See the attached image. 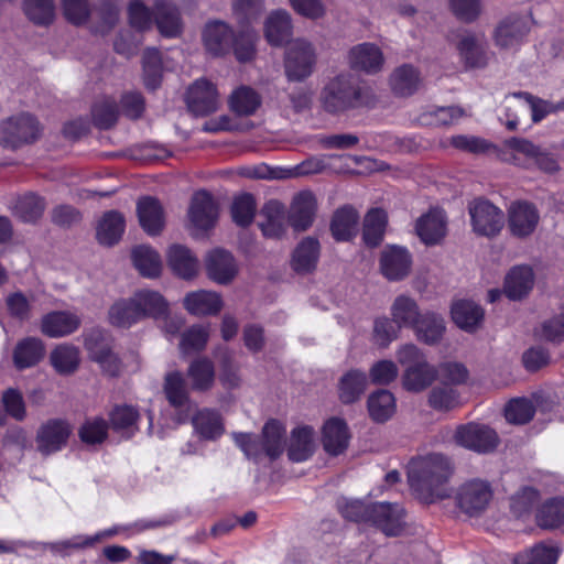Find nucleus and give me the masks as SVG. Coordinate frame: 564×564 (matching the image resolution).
<instances>
[{"label":"nucleus","mask_w":564,"mask_h":564,"mask_svg":"<svg viewBox=\"0 0 564 564\" xmlns=\"http://www.w3.org/2000/svg\"><path fill=\"white\" fill-rule=\"evenodd\" d=\"M454 473L452 460L441 453L412 458L408 465V481L417 498L432 503L449 496L447 484Z\"/></svg>","instance_id":"f257e3e1"},{"label":"nucleus","mask_w":564,"mask_h":564,"mask_svg":"<svg viewBox=\"0 0 564 564\" xmlns=\"http://www.w3.org/2000/svg\"><path fill=\"white\" fill-rule=\"evenodd\" d=\"M398 361L404 367L401 382L404 390L420 393L430 388L438 377L436 367L414 344L403 345L397 352Z\"/></svg>","instance_id":"f03ea898"},{"label":"nucleus","mask_w":564,"mask_h":564,"mask_svg":"<svg viewBox=\"0 0 564 564\" xmlns=\"http://www.w3.org/2000/svg\"><path fill=\"white\" fill-rule=\"evenodd\" d=\"M367 90L351 74L332 78L321 93V102L329 113H339L365 104Z\"/></svg>","instance_id":"7ed1b4c3"},{"label":"nucleus","mask_w":564,"mask_h":564,"mask_svg":"<svg viewBox=\"0 0 564 564\" xmlns=\"http://www.w3.org/2000/svg\"><path fill=\"white\" fill-rule=\"evenodd\" d=\"M234 440L248 458L257 460L264 453L271 460L279 458L285 446V427L278 420H269L262 429V441L252 434L234 433Z\"/></svg>","instance_id":"20e7f679"},{"label":"nucleus","mask_w":564,"mask_h":564,"mask_svg":"<svg viewBox=\"0 0 564 564\" xmlns=\"http://www.w3.org/2000/svg\"><path fill=\"white\" fill-rule=\"evenodd\" d=\"M505 148L502 160L513 165L527 170L538 169L549 174L560 169L556 159L550 152L528 139L510 138L505 141Z\"/></svg>","instance_id":"39448f33"},{"label":"nucleus","mask_w":564,"mask_h":564,"mask_svg":"<svg viewBox=\"0 0 564 564\" xmlns=\"http://www.w3.org/2000/svg\"><path fill=\"white\" fill-rule=\"evenodd\" d=\"M492 498L491 484L479 478L463 482L455 492L456 507L470 518L482 516Z\"/></svg>","instance_id":"423d86ee"},{"label":"nucleus","mask_w":564,"mask_h":564,"mask_svg":"<svg viewBox=\"0 0 564 564\" xmlns=\"http://www.w3.org/2000/svg\"><path fill=\"white\" fill-rule=\"evenodd\" d=\"M40 133L37 120L29 113H21L0 123V144L8 149H18L34 142Z\"/></svg>","instance_id":"0eeeda50"},{"label":"nucleus","mask_w":564,"mask_h":564,"mask_svg":"<svg viewBox=\"0 0 564 564\" xmlns=\"http://www.w3.org/2000/svg\"><path fill=\"white\" fill-rule=\"evenodd\" d=\"M187 216L192 235L202 236L215 227L219 206L207 191H198L192 196Z\"/></svg>","instance_id":"6e6552de"},{"label":"nucleus","mask_w":564,"mask_h":564,"mask_svg":"<svg viewBox=\"0 0 564 564\" xmlns=\"http://www.w3.org/2000/svg\"><path fill=\"white\" fill-rule=\"evenodd\" d=\"M316 64L314 46L304 39L291 42L284 59L285 75L291 82H302L310 77Z\"/></svg>","instance_id":"1a4fd4ad"},{"label":"nucleus","mask_w":564,"mask_h":564,"mask_svg":"<svg viewBox=\"0 0 564 564\" xmlns=\"http://www.w3.org/2000/svg\"><path fill=\"white\" fill-rule=\"evenodd\" d=\"M454 440L459 446L479 454L494 452L499 444V436L494 429L476 422L457 426Z\"/></svg>","instance_id":"9d476101"},{"label":"nucleus","mask_w":564,"mask_h":564,"mask_svg":"<svg viewBox=\"0 0 564 564\" xmlns=\"http://www.w3.org/2000/svg\"><path fill=\"white\" fill-rule=\"evenodd\" d=\"M72 433L73 426L67 420L50 419L36 432V448L43 456H50L67 445Z\"/></svg>","instance_id":"9b49d317"},{"label":"nucleus","mask_w":564,"mask_h":564,"mask_svg":"<svg viewBox=\"0 0 564 564\" xmlns=\"http://www.w3.org/2000/svg\"><path fill=\"white\" fill-rule=\"evenodd\" d=\"M473 229L485 237L497 236L505 225L503 213L485 199H477L469 205Z\"/></svg>","instance_id":"f8f14e48"},{"label":"nucleus","mask_w":564,"mask_h":564,"mask_svg":"<svg viewBox=\"0 0 564 564\" xmlns=\"http://www.w3.org/2000/svg\"><path fill=\"white\" fill-rule=\"evenodd\" d=\"M405 511L399 503L373 502L370 508L369 524L387 536H398L404 531Z\"/></svg>","instance_id":"ddd939ff"},{"label":"nucleus","mask_w":564,"mask_h":564,"mask_svg":"<svg viewBox=\"0 0 564 564\" xmlns=\"http://www.w3.org/2000/svg\"><path fill=\"white\" fill-rule=\"evenodd\" d=\"M540 221L536 206L527 200L513 202L508 208V230L516 238L530 237Z\"/></svg>","instance_id":"4468645a"},{"label":"nucleus","mask_w":564,"mask_h":564,"mask_svg":"<svg viewBox=\"0 0 564 564\" xmlns=\"http://www.w3.org/2000/svg\"><path fill=\"white\" fill-rule=\"evenodd\" d=\"M317 200L310 191L295 194L288 210V224L294 232L310 229L316 218Z\"/></svg>","instance_id":"2eb2a0df"},{"label":"nucleus","mask_w":564,"mask_h":564,"mask_svg":"<svg viewBox=\"0 0 564 564\" xmlns=\"http://www.w3.org/2000/svg\"><path fill=\"white\" fill-rule=\"evenodd\" d=\"M207 276L221 285L234 281L239 272L238 262L227 249H210L205 258Z\"/></svg>","instance_id":"dca6fc26"},{"label":"nucleus","mask_w":564,"mask_h":564,"mask_svg":"<svg viewBox=\"0 0 564 564\" xmlns=\"http://www.w3.org/2000/svg\"><path fill=\"white\" fill-rule=\"evenodd\" d=\"M414 228L423 243H441L447 234V215L442 208H430L416 219Z\"/></svg>","instance_id":"f3484780"},{"label":"nucleus","mask_w":564,"mask_h":564,"mask_svg":"<svg viewBox=\"0 0 564 564\" xmlns=\"http://www.w3.org/2000/svg\"><path fill=\"white\" fill-rule=\"evenodd\" d=\"M188 109L196 116H206L218 109L219 98L215 85L207 79H197L187 93Z\"/></svg>","instance_id":"a211bd4d"},{"label":"nucleus","mask_w":564,"mask_h":564,"mask_svg":"<svg viewBox=\"0 0 564 564\" xmlns=\"http://www.w3.org/2000/svg\"><path fill=\"white\" fill-rule=\"evenodd\" d=\"M412 256L406 249H383L379 258L380 273L390 282L402 281L412 271Z\"/></svg>","instance_id":"6ab92c4d"},{"label":"nucleus","mask_w":564,"mask_h":564,"mask_svg":"<svg viewBox=\"0 0 564 564\" xmlns=\"http://www.w3.org/2000/svg\"><path fill=\"white\" fill-rule=\"evenodd\" d=\"M348 64L355 70L373 75L382 70L384 56L376 44L361 43L349 50Z\"/></svg>","instance_id":"aec40b11"},{"label":"nucleus","mask_w":564,"mask_h":564,"mask_svg":"<svg viewBox=\"0 0 564 564\" xmlns=\"http://www.w3.org/2000/svg\"><path fill=\"white\" fill-rule=\"evenodd\" d=\"M456 48L460 61L467 68H482L488 64L486 39L482 34L464 33Z\"/></svg>","instance_id":"412c9836"},{"label":"nucleus","mask_w":564,"mask_h":564,"mask_svg":"<svg viewBox=\"0 0 564 564\" xmlns=\"http://www.w3.org/2000/svg\"><path fill=\"white\" fill-rule=\"evenodd\" d=\"M288 215L284 205L271 199L260 210L259 227L263 236L278 239L284 236L288 229Z\"/></svg>","instance_id":"4be33fe9"},{"label":"nucleus","mask_w":564,"mask_h":564,"mask_svg":"<svg viewBox=\"0 0 564 564\" xmlns=\"http://www.w3.org/2000/svg\"><path fill=\"white\" fill-rule=\"evenodd\" d=\"M234 34L226 22H208L203 31L204 46L213 56H224L231 51Z\"/></svg>","instance_id":"5701e85b"},{"label":"nucleus","mask_w":564,"mask_h":564,"mask_svg":"<svg viewBox=\"0 0 564 564\" xmlns=\"http://www.w3.org/2000/svg\"><path fill=\"white\" fill-rule=\"evenodd\" d=\"M80 318L69 311H53L41 319V332L50 338L65 337L76 332L80 326Z\"/></svg>","instance_id":"b1692460"},{"label":"nucleus","mask_w":564,"mask_h":564,"mask_svg":"<svg viewBox=\"0 0 564 564\" xmlns=\"http://www.w3.org/2000/svg\"><path fill=\"white\" fill-rule=\"evenodd\" d=\"M350 434L346 422L339 417L327 420L323 426L322 444L333 456L343 454L349 444Z\"/></svg>","instance_id":"393cba45"},{"label":"nucleus","mask_w":564,"mask_h":564,"mask_svg":"<svg viewBox=\"0 0 564 564\" xmlns=\"http://www.w3.org/2000/svg\"><path fill=\"white\" fill-rule=\"evenodd\" d=\"M140 226L150 236L159 235L164 227V212L160 202L151 196L141 197L137 203Z\"/></svg>","instance_id":"a878e982"},{"label":"nucleus","mask_w":564,"mask_h":564,"mask_svg":"<svg viewBox=\"0 0 564 564\" xmlns=\"http://www.w3.org/2000/svg\"><path fill=\"white\" fill-rule=\"evenodd\" d=\"M412 330L419 341L429 346H434L443 339L446 332V325L442 315L432 311H425L422 312Z\"/></svg>","instance_id":"bb28decb"},{"label":"nucleus","mask_w":564,"mask_h":564,"mask_svg":"<svg viewBox=\"0 0 564 564\" xmlns=\"http://www.w3.org/2000/svg\"><path fill=\"white\" fill-rule=\"evenodd\" d=\"M359 214L349 205L334 213L330 221V232L336 242H350L358 232Z\"/></svg>","instance_id":"cd10ccee"},{"label":"nucleus","mask_w":564,"mask_h":564,"mask_svg":"<svg viewBox=\"0 0 564 564\" xmlns=\"http://www.w3.org/2000/svg\"><path fill=\"white\" fill-rule=\"evenodd\" d=\"M509 110H520L522 115L531 113L533 122H540L549 113L555 112L554 105L540 99L529 93L519 91L513 94V98L508 100Z\"/></svg>","instance_id":"c85d7f7f"},{"label":"nucleus","mask_w":564,"mask_h":564,"mask_svg":"<svg viewBox=\"0 0 564 564\" xmlns=\"http://www.w3.org/2000/svg\"><path fill=\"white\" fill-rule=\"evenodd\" d=\"M183 304L188 313L206 316L218 314L223 307V300L217 292L198 290L187 293Z\"/></svg>","instance_id":"c756f323"},{"label":"nucleus","mask_w":564,"mask_h":564,"mask_svg":"<svg viewBox=\"0 0 564 564\" xmlns=\"http://www.w3.org/2000/svg\"><path fill=\"white\" fill-rule=\"evenodd\" d=\"M527 33L528 29L522 19L509 17L495 29L494 41L500 48H514L520 45Z\"/></svg>","instance_id":"7c9ffc66"},{"label":"nucleus","mask_w":564,"mask_h":564,"mask_svg":"<svg viewBox=\"0 0 564 564\" xmlns=\"http://www.w3.org/2000/svg\"><path fill=\"white\" fill-rule=\"evenodd\" d=\"M368 384L366 372L350 369L338 381V398L344 404H352L360 400Z\"/></svg>","instance_id":"2f4dec72"},{"label":"nucleus","mask_w":564,"mask_h":564,"mask_svg":"<svg viewBox=\"0 0 564 564\" xmlns=\"http://www.w3.org/2000/svg\"><path fill=\"white\" fill-rule=\"evenodd\" d=\"M388 227V214L382 208H371L364 217L362 240L367 247L382 243Z\"/></svg>","instance_id":"473e14b6"},{"label":"nucleus","mask_w":564,"mask_h":564,"mask_svg":"<svg viewBox=\"0 0 564 564\" xmlns=\"http://www.w3.org/2000/svg\"><path fill=\"white\" fill-rule=\"evenodd\" d=\"M422 312L415 299L400 294L395 296L391 306L390 315L398 328H413Z\"/></svg>","instance_id":"72a5a7b5"},{"label":"nucleus","mask_w":564,"mask_h":564,"mask_svg":"<svg viewBox=\"0 0 564 564\" xmlns=\"http://www.w3.org/2000/svg\"><path fill=\"white\" fill-rule=\"evenodd\" d=\"M154 10V21L160 33L166 37L177 36L182 30L178 9L171 1L158 0Z\"/></svg>","instance_id":"f704fd0d"},{"label":"nucleus","mask_w":564,"mask_h":564,"mask_svg":"<svg viewBox=\"0 0 564 564\" xmlns=\"http://www.w3.org/2000/svg\"><path fill=\"white\" fill-rule=\"evenodd\" d=\"M292 20L285 10H276L272 12L264 25V34L271 45L280 46L286 43L292 36Z\"/></svg>","instance_id":"c9c22d12"},{"label":"nucleus","mask_w":564,"mask_h":564,"mask_svg":"<svg viewBox=\"0 0 564 564\" xmlns=\"http://www.w3.org/2000/svg\"><path fill=\"white\" fill-rule=\"evenodd\" d=\"M45 356L42 339L26 337L20 340L13 351V362L18 369H26L37 365Z\"/></svg>","instance_id":"e433bc0d"},{"label":"nucleus","mask_w":564,"mask_h":564,"mask_svg":"<svg viewBox=\"0 0 564 564\" xmlns=\"http://www.w3.org/2000/svg\"><path fill=\"white\" fill-rule=\"evenodd\" d=\"M141 319L147 317L160 318L167 314L169 303L164 296L154 290L143 289L133 293Z\"/></svg>","instance_id":"4c0bfd02"},{"label":"nucleus","mask_w":564,"mask_h":564,"mask_svg":"<svg viewBox=\"0 0 564 564\" xmlns=\"http://www.w3.org/2000/svg\"><path fill=\"white\" fill-rule=\"evenodd\" d=\"M421 84L420 72L410 64L399 66L390 76V86L397 96H411L419 90Z\"/></svg>","instance_id":"58836bf2"},{"label":"nucleus","mask_w":564,"mask_h":564,"mask_svg":"<svg viewBox=\"0 0 564 564\" xmlns=\"http://www.w3.org/2000/svg\"><path fill=\"white\" fill-rule=\"evenodd\" d=\"M50 362L58 375H73L80 365L79 348L68 343L59 344L51 351Z\"/></svg>","instance_id":"ea45409f"},{"label":"nucleus","mask_w":564,"mask_h":564,"mask_svg":"<svg viewBox=\"0 0 564 564\" xmlns=\"http://www.w3.org/2000/svg\"><path fill=\"white\" fill-rule=\"evenodd\" d=\"M534 283L533 271L530 267L513 268L506 276L503 291L510 300H520L529 294Z\"/></svg>","instance_id":"a19ab883"},{"label":"nucleus","mask_w":564,"mask_h":564,"mask_svg":"<svg viewBox=\"0 0 564 564\" xmlns=\"http://www.w3.org/2000/svg\"><path fill=\"white\" fill-rule=\"evenodd\" d=\"M167 265L183 280H193L199 272V261L191 249H170Z\"/></svg>","instance_id":"79ce46f5"},{"label":"nucleus","mask_w":564,"mask_h":564,"mask_svg":"<svg viewBox=\"0 0 564 564\" xmlns=\"http://www.w3.org/2000/svg\"><path fill=\"white\" fill-rule=\"evenodd\" d=\"M196 434L208 441H214L224 434V423L220 414L210 409L197 411L192 417Z\"/></svg>","instance_id":"37998d69"},{"label":"nucleus","mask_w":564,"mask_h":564,"mask_svg":"<svg viewBox=\"0 0 564 564\" xmlns=\"http://www.w3.org/2000/svg\"><path fill=\"white\" fill-rule=\"evenodd\" d=\"M191 389L196 392L209 391L215 383V367L206 357L194 359L187 368Z\"/></svg>","instance_id":"c03bdc74"},{"label":"nucleus","mask_w":564,"mask_h":564,"mask_svg":"<svg viewBox=\"0 0 564 564\" xmlns=\"http://www.w3.org/2000/svg\"><path fill=\"white\" fill-rule=\"evenodd\" d=\"M86 347L90 359L99 365L106 376L118 377L120 375L122 362L108 344L87 341Z\"/></svg>","instance_id":"a18cd8bd"},{"label":"nucleus","mask_w":564,"mask_h":564,"mask_svg":"<svg viewBox=\"0 0 564 564\" xmlns=\"http://www.w3.org/2000/svg\"><path fill=\"white\" fill-rule=\"evenodd\" d=\"M126 229V219L117 210L104 214L97 226V239L101 245L112 246L120 241Z\"/></svg>","instance_id":"49530a36"},{"label":"nucleus","mask_w":564,"mask_h":564,"mask_svg":"<svg viewBox=\"0 0 564 564\" xmlns=\"http://www.w3.org/2000/svg\"><path fill=\"white\" fill-rule=\"evenodd\" d=\"M314 452V430L310 426H299L291 433L288 456L292 462H304Z\"/></svg>","instance_id":"de8ad7c7"},{"label":"nucleus","mask_w":564,"mask_h":564,"mask_svg":"<svg viewBox=\"0 0 564 564\" xmlns=\"http://www.w3.org/2000/svg\"><path fill=\"white\" fill-rule=\"evenodd\" d=\"M367 408L372 421L384 423L395 413V398L388 390H377L368 397Z\"/></svg>","instance_id":"09e8293b"},{"label":"nucleus","mask_w":564,"mask_h":564,"mask_svg":"<svg viewBox=\"0 0 564 564\" xmlns=\"http://www.w3.org/2000/svg\"><path fill=\"white\" fill-rule=\"evenodd\" d=\"M452 318L462 329L473 332L484 318L482 308L471 301H457L452 306Z\"/></svg>","instance_id":"8fccbe9b"},{"label":"nucleus","mask_w":564,"mask_h":564,"mask_svg":"<svg viewBox=\"0 0 564 564\" xmlns=\"http://www.w3.org/2000/svg\"><path fill=\"white\" fill-rule=\"evenodd\" d=\"M109 323L116 327L129 328L141 321L133 295L116 301L108 312Z\"/></svg>","instance_id":"3c124183"},{"label":"nucleus","mask_w":564,"mask_h":564,"mask_svg":"<svg viewBox=\"0 0 564 564\" xmlns=\"http://www.w3.org/2000/svg\"><path fill=\"white\" fill-rule=\"evenodd\" d=\"M163 392L173 408H182L189 403V392L181 371H170L164 377Z\"/></svg>","instance_id":"603ef678"},{"label":"nucleus","mask_w":564,"mask_h":564,"mask_svg":"<svg viewBox=\"0 0 564 564\" xmlns=\"http://www.w3.org/2000/svg\"><path fill=\"white\" fill-rule=\"evenodd\" d=\"M132 262L141 276L156 279L162 273V259L154 249H133Z\"/></svg>","instance_id":"864d4df0"},{"label":"nucleus","mask_w":564,"mask_h":564,"mask_svg":"<svg viewBox=\"0 0 564 564\" xmlns=\"http://www.w3.org/2000/svg\"><path fill=\"white\" fill-rule=\"evenodd\" d=\"M230 109L238 116H251L261 105L259 94L248 86H241L232 91L229 99Z\"/></svg>","instance_id":"5fc2aeb1"},{"label":"nucleus","mask_w":564,"mask_h":564,"mask_svg":"<svg viewBox=\"0 0 564 564\" xmlns=\"http://www.w3.org/2000/svg\"><path fill=\"white\" fill-rule=\"evenodd\" d=\"M45 209L44 199L35 194H26L17 199L13 214L24 223H34L40 219Z\"/></svg>","instance_id":"6e6d98bb"},{"label":"nucleus","mask_w":564,"mask_h":564,"mask_svg":"<svg viewBox=\"0 0 564 564\" xmlns=\"http://www.w3.org/2000/svg\"><path fill=\"white\" fill-rule=\"evenodd\" d=\"M536 522L544 529H554L564 523V498H553L538 510Z\"/></svg>","instance_id":"4d7b16f0"},{"label":"nucleus","mask_w":564,"mask_h":564,"mask_svg":"<svg viewBox=\"0 0 564 564\" xmlns=\"http://www.w3.org/2000/svg\"><path fill=\"white\" fill-rule=\"evenodd\" d=\"M23 11L36 25H48L55 17L53 0H23Z\"/></svg>","instance_id":"13d9d810"},{"label":"nucleus","mask_w":564,"mask_h":564,"mask_svg":"<svg viewBox=\"0 0 564 564\" xmlns=\"http://www.w3.org/2000/svg\"><path fill=\"white\" fill-rule=\"evenodd\" d=\"M561 549L556 545L540 543L528 553L516 558L514 564H556Z\"/></svg>","instance_id":"bf43d9fd"},{"label":"nucleus","mask_w":564,"mask_h":564,"mask_svg":"<svg viewBox=\"0 0 564 564\" xmlns=\"http://www.w3.org/2000/svg\"><path fill=\"white\" fill-rule=\"evenodd\" d=\"M427 403L436 411H451L459 406V393L446 384L434 387L427 395Z\"/></svg>","instance_id":"052dcab7"},{"label":"nucleus","mask_w":564,"mask_h":564,"mask_svg":"<svg viewBox=\"0 0 564 564\" xmlns=\"http://www.w3.org/2000/svg\"><path fill=\"white\" fill-rule=\"evenodd\" d=\"M108 422L96 416L87 419L78 430L80 441L87 445L101 444L108 436Z\"/></svg>","instance_id":"680f3d73"},{"label":"nucleus","mask_w":564,"mask_h":564,"mask_svg":"<svg viewBox=\"0 0 564 564\" xmlns=\"http://www.w3.org/2000/svg\"><path fill=\"white\" fill-rule=\"evenodd\" d=\"M219 380L226 389H235L240 386L239 365L235 360L234 352L225 349L219 355Z\"/></svg>","instance_id":"e2e57ef3"},{"label":"nucleus","mask_w":564,"mask_h":564,"mask_svg":"<svg viewBox=\"0 0 564 564\" xmlns=\"http://www.w3.org/2000/svg\"><path fill=\"white\" fill-rule=\"evenodd\" d=\"M312 106V93L299 87L288 93L281 101L282 111L286 115H297L308 111Z\"/></svg>","instance_id":"0e129e2a"},{"label":"nucleus","mask_w":564,"mask_h":564,"mask_svg":"<svg viewBox=\"0 0 564 564\" xmlns=\"http://www.w3.org/2000/svg\"><path fill=\"white\" fill-rule=\"evenodd\" d=\"M539 499L540 494L535 488L522 487L510 497V510L514 517H523L531 512Z\"/></svg>","instance_id":"69168bd1"},{"label":"nucleus","mask_w":564,"mask_h":564,"mask_svg":"<svg viewBox=\"0 0 564 564\" xmlns=\"http://www.w3.org/2000/svg\"><path fill=\"white\" fill-rule=\"evenodd\" d=\"M94 123L100 129H109L118 119L119 110L117 104L111 98L98 100L91 109Z\"/></svg>","instance_id":"338daca9"},{"label":"nucleus","mask_w":564,"mask_h":564,"mask_svg":"<svg viewBox=\"0 0 564 564\" xmlns=\"http://www.w3.org/2000/svg\"><path fill=\"white\" fill-rule=\"evenodd\" d=\"M262 0H235L232 12L241 28H246L257 21L263 12Z\"/></svg>","instance_id":"774afa93"}]
</instances>
